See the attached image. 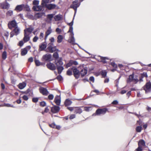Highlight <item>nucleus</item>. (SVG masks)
<instances>
[{
	"instance_id": "obj_1",
	"label": "nucleus",
	"mask_w": 151,
	"mask_h": 151,
	"mask_svg": "<svg viewBox=\"0 0 151 151\" xmlns=\"http://www.w3.org/2000/svg\"><path fill=\"white\" fill-rule=\"evenodd\" d=\"M55 64L57 67L58 73L60 74L64 69V68L62 66L63 63L62 58H59L58 59H55Z\"/></svg>"
},
{
	"instance_id": "obj_2",
	"label": "nucleus",
	"mask_w": 151,
	"mask_h": 151,
	"mask_svg": "<svg viewBox=\"0 0 151 151\" xmlns=\"http://www.w3.org/2000/svg\"><path fill=\"white\" fill-rule=\"evenodd\" d=\"M80 3H78V1L75 0L73 1V4L70 5V8H73L75 10V14L76 12L77 8L80 6Z\"/></svg>"
},
{
	"instance_id": "obj_3",
	"label": "nucleus",
	"mask_w": 151,
	"mask_h": 151,
	"mask_svg": "<svg viewBox=\"0 0 151 151\" xmlns=\"http://www.w3.org/2000/svg\"><path fill=\"white\" fill-rule=\"evenodd\" d=\"M107 110L106 108L99 109H97L96 112V113L93 114V115H99L101 114H104Z\"/></svg>"
},
{
	"instance_id": "obj_4",
	"label": "nucleus",
	"mask_w": 151,
	"mask_h": 151,
	"mask_svg": "<svg viewBox=\"0 0 151 151\" xmlns=\"http://www.w3.org/2000/svg\"><path fill=\"white\" fill-rule=\"evenodd\" d=\"M47 50V52L52 53L56 51L57 48L56 46H53L52 43H49Z\"/></svg>"
},
{
	"instance_id": "obj_5",
	"label": "nucleus",
	"mask_w": 151,
	"mask_h": 151,
	"mask_svg": "<svg viewBox=\"0 0 151 151\" xmlns=\"http://www.w3.org/2000/svg\"><path fill=\"white\" fill-rule=\"evenodd\" d=\"M138 80L137 78H134V76L131 75L129 76L128 79L127 80V82L128 83L132 82L135 84L138 82Z\"/></svg>"
},
{
	"instance_id": "obj_6",
	"label": "nucleus",
	"mask_w": 151,
	"mask_h": 151,
	"mask_svg": "<svg viewBox=\"0 0 151 151\" xmlns=\"http://www.w3.org/2000/svg\"><path fill=\"white\" fill-rule=\"evenodd\" d=\"M26 6L24 4L17 5L14 9V10L17 12H20L24 9L26 8Z\"/></svg>"
},
{
	"instance_id": "obj_7",
	"label": "nucleus",
	"mask_w": 151,
	"mask_h": 151,
	"mask_svg": "<svg viewBox=\"0 0 151 151\" xmlns=\"http://www.w3.org/2000/svg\"><path fill=\"white\" fill-rule=\"evenodd\" d=\"M9 28L11 29L13 28H15L17 26V23L15 20H12L9 22L8 24Z\"/></svg>"
},
{
	"instance_id": "obj_8",
	"label": "nucleus",
	"mask_w": 151,
	"mask_h": 151,
	"mask_svg": "<svg viewBox=\"0 0 151 151\" xmlns=\"http://www.w3.org/2000/svg\"><path fill=\"white\" fill-rule=\"evenodd\" d=\"M144 89L146 93L150 92L151 90V83L150 82L147 83L144 87Z\"/></svg>"
},
{
	"instance_id": "obj_9",
	"label": "nucleus",
	"mask_w": 151,
	"mask_h": 151,
	"mask_svg": "<svg viewBox=\"0 0 151 151\" xmlns=\"http://www.w3.org/2000/svg\"><path fill=\"white\" fill-rule=\"evenodd\" d=\"M39 91L43 95L47 96L49 94V92L47 89L41 87L39 89Z\"/></svg>"
},
{
	"instance_id": "obj_10",
	"label": "nucleus",
	"mask_w": 151,
	"mask_h": 151,
	"mask_svg": "<svg viewBox=\"0 0 151 151\" xmlns=\"http://www.w3.org/2000/svg\"><path fill=\"white\" fill-rule=\"evenodd\" d=\"M55 14H49L47 15L46 22L49 23H51L52 20L54 18Z\"/></svg>"
},
{
	"instance_id": "obj_11",
	"label": "nucleus",
	"mask_w": 151,
	"mask_h": 151,
	"mask_svg": "<svg viewBox=\"0 0 151 151\" xmlns=\"http://www.w3.org/2000/svg\"><path fill=\"white\" fill-rule=\"evenodd\" d=\"M46 66L47 68L49 69L54 70L56 69V66L55 65L52 63H49L47 64Z\"/></svg>"
},
{
	"instance_id": "obj_12",
	"label": "nucleus",
	"mask_w": 151,
	"mask_h": 151,
	"mask_svg": "<svg viewBox=\"0 0 151 151\" xmlns=\"http://www.w3.org/2000/svg\"><path fill=\"white\" fill-rule=\"evenodd\" d=\"M1 7L3 9H8L10 7V4L6 1L1 4Z\"/></svg>"
},
{
	"instance_id": "obj_13",
	"label": "nucleus",
	"mask_w": 151,
	"mask_h": 151,
	"mask_svg": "<svg viewBox=\"0 0 151 151\" xmlns=\"http://www.w3.org/2000/svg\"><path fill=\"white\" fill-rule=\"evenodd\" d=\"M73 74L76 78H78L80 76V72L76 68H73Z\"/></svg>"
},
{
	"instance_id": "obj_14",
	"label": "nucleus",
	"mask_w": 151,
	"mask_h": 151,
	"mask_svg": "<svg viewBox=\"0 0 151 151\" xmlns=\"http://www.w3.org/2000/svg\"><path fill=\"white\" fill-rule=\"evenodd\" d=\"M30 34L24 32V37L23 39V40L24 42H26L28 41L30 39Z\"/></svg>"
},
{
	"instance_id": "obj_15",
	"label": "nucleus",
	"mask_w": 151,
	"mask_h": 151,
	"mask_svg": "<svg viewBox=\"0 0 151 151\" xmlns=\"http://www.w3.org/2000/svg\"><path fill=\"white\" fill-rule=\"evenodd\" d=\"M49 10H51L54 9L58 8V7L55 4H47L45 6Z\"/></svg>"
},
{
	"instance_id": "obj_16",
	"label": "nucleus",
	"mask_w": 151,
	"mask_h": 151,
	"mask_svg": "<svg viewBox=\"0 0 151 151\" xmlns=\"http://www.w3.org/2000/svg\"><path fill=\"white\" fill-rule=\"evenodd\" d=\"M51 55L50 54H46L43 56L42 59L45 61H51Z\"/></svg>"
},
{
	"instance_id": "obj_17",
	"label": "nucleus",
	"mask_w": 151,
	"mask_h": 151,
	"mask_svg": "<svg viewBox=\"0 0 151 151\" xmlns=\"http://www.w3.org/2000/svg\"><path fill=\"white\" fill-rule=\"evenodd\" d=\"M43 7L42 6L35 5L33 7V9L35 11H40L43 9Z\"/></svg>"
},
{
	"instance_id": "obj_18",
	"label": "nucleus",
	"mask_w": 151,
	"mask_h": 151,
	"mask_svg": "<svg viewBox=\"0 0 151 151\" xmlns=\"http://www.w3.org/2000/svg\"><path fill=\"white\" fill-rule=\"evenodd\" d=\"M60 108L58 106H55L51 108V111L53 113H57L60 110Z\"/></svg>"
},
{
	"instance_id": "obj_19",
	"label": "nucleus",
	"mask_w": 151,
	"mask_h": 151,
	"mask_svg": "<svg viewBox=\"0 0 151 151\" xmlns=\"http://www.w3.org/2000/svg\"><path fill=\"white\" fill-rule=\"evenodd\" d=\"M55 0H42L41 5L43 6H45L47 4L54 1Z\"/></svg>"
},
{
	"instance_id": "obj_20",
	"label": "nucleus",
	"mask_w": 151,
	"mask_h": 151,
	"mask_svg": "<svg viewBox=\"0 0 151 151\" xmlns=\"http://www.w3.org/2000/svg\"><path fill=\"white\" fill-rule=\"evenodd\" d=\"M45 13L43 12L38 13L36 14L34 16L35 19L37 20V19L41 18L44 15Z\"/></svg>"
},
{
	"instance_id": "obj_21",
	"label": "nucleus",
	"mask_w": 151,
	"mask_h": 151,
	"mask_svg": "<svg viewBox=\"0 0 151 151\" xmlns=\"http://www.w3.org/2000/svg\"><path fill=\"white\" fill-rule=\"evenodd\" d=\"M34 28L33 27H30L24 29V32L30 35L31 33L34 30Z\"/></svg>"
},
{
	"instance_id": "obj_22",
	"label": "nucleus",
	"mask_w": 151,
	"mask_h": 151,
	"mask_svg": "<svg viewBox=\"0 0 151 151\" xmlns=\"http://www.w3.org/2000/svg\"><path fill=\"white\" fill-rule=\"evenodd\" d=\"M54 101L57 105H59L61 102L60 96H56L54 99Z\"/></svg>"
},
{
	"instance_id": "obj_23",
	"label": "nucleus",
	"mask_w": 151,
	"mask_h": 151,
	"mask_svg": "<svg viewBox=\"0 0 151 151\" xmlns=\"http://www.w3.org/2000/svg\"><path fill=\"white\" fill-rule=\"evenodd\" d=\"M63 16L60 14H58L54 17V19L56 21L61 20L63 19Z\"/></svg>"
},
{
	"instance_id": "obj_24",
	"label": "nucleus",
	"mask_w": 151,
	"mask_h": 151,
	"mask_svg": "<svg viewBox=\"0 0 151 151\" xmlns=\"http://www.w3.org/2000/svg\"><path fill=\"white\" fill-rule=\"evenodd\" d=\"M47 47V44L45 42H44L39 45V50L41 51L44 50Z\"/></svg>"
},
{
	"instance_id": "obj_25",
	"label": "nucleus",
	"mask_w": 151,
	"mask_h": 151,
	"mask_svg": "<svg viewBox=\"0 0 151 151\" xmlns=\"http://www.w3.org/2000/svg\"><path fill=\"white\" fill-rule=\"evenodd\" d=\"M73 36L74 35H70V37L68 40L69 42L73 44H75V40Z\"/></svg>"
},
{
	"instance_id": "obj_26",
	"label": "nucleus",
	"mask_w": 151,
	"mask_h": 151,
	"mask_svg": "<svg viewBox=\"0 0 151 151\" xmlns=\"http://www.w3.org/2000/svg\"><path fill=\"white\" fill-rule=\"evenodd\" d=\"M138 146L142 148L145 146V141L142 139L140 140L138 143Z\"/></svg>"
},
{
	"instance_id": "obj_27",
	"label": "nucleus",
	"mask_w": 151,
	"mask_h": 151,
	"mask_svg": "<svg viewBox=\"0 0 151 151\" xmlns=\"http://www.w3.org/2000/svg\"><path fill=\"white\" fill-rule=\"evenodd\" d=\"M13 31L15 35H17L19 33L20 30L19 28L18 27H17L14 28Z\"/></svg>"
},
{
	"instance_id": "obj_28",
	"label": "nucleus",
	"mask_w": 151,
	"mask_h": 151,
	"mask_svg": "<svg viewBox=\"0 0 151 151\" xmlns=\"http://www.w3.org/2000/svg\"><path fill=\"white\" fill-rule=\"evenodd\" d=\"M52 32V30L51 27L48 28L47 30V31L45 33V39H46L47 37Z\"/></svg>"
},
{
	"instance_id": "obj_29",
	"label": "nucleus",
	"mask_w": 151,
	"mask_h": 151,
	"mask_svg": "<svg viewBox=\"0 0 151 151\" xmlns=\"http://www.w3.org/2000/svg\"><path fill=\"white\" fill-rule=\"evenodd\" d=\"M28 50L26 48H23L21 50V55L22 56L26 55L27 53Z\"/></svg>"
},
{
	"instance_id": "obj_30",
	"label": "nucleus",
	"mask_w": 151,
	"mask_h": 151,
	"mask_svg": "<svg viewBox=\"0 0 151 151\" xmlns=\"http://www.w3.org/2000/svg\"><path fill=\"white\" fill-rule=\"evenodd\" d=\"M87 70L86 69H82L81 72V76L83 77L87 74Z\"/></svg>"
},
{
	"instance_id": "obj_31",
	"label": "nucleus",
	"mask_w": 151,
	"mask_h": 151,
	"mask_svg": "<svg viewBox=\"0 0 151 151\" xmlns=\"http://www.w3.org/2000/svg\"><path fill=\"white\" fill-rule=\"evenodd\" d=\"M63 39V37L62 35H59L57 37V42L59 43H61Z\"/></svg>"
},
{
	"instance_id": "obj_32",
	"label": "nucleus",
	"mask_w": 151,
	"mask_h": 151,
	"mask_svg": "<svg viewBox=\"0 0 151 151\" xmlns=\"http://www.w3.org/2000/svg\"><path fill=\"white\" fill-rule=\"evenodd\" d=\"M26 86V84L24 82L19 84L18 86V87L20 89H22Z\"/></svg>"
},
{
	"instance_id": "obj_33",
	"label": "nucleus",
	"mask_w": 151,
	"mask_h": 151,
	"mask_svg": "<svg viewBox=\"0 0 151 151\" xmlns=\"http://www.w3.org/2000/svg\"><path fill=\"white\" fill-rule=\"evenodd\" d=\"M72 101L68 99H67L65 101V106L70 105L72 103Z\"/></svg>"
},
{
	"instance_id": "obj_34",
	"label": "nucleus",
	"mask_w": 151,
	"mask_h": 151,
	"mask_svg": "<svg viewBox=\"0 0 151 151\" xmlns=\"http://www.w3.org/2000/svg\"><path fill=\"white\" fill-rule=\"evenodd\" d=\"M35 62L36 65L37 66H39L43 65L42 63L40 62L39 60L35 59Z\"/></svg>"
},
{
	"instance_id": "obj_35",
	"label": "nucleus",
	"mask_w": 151,
	"mask_h": 151,
	"mask_svg": "<svg viewBox=\"0 0 151 151\" xmlns=\"http://www.w3.org/2000/svg\"><path fill=\"white\" fill-rule=\"evenodd\" d=\"M13 14V12L12 10H9L7 12L6 15L7 17L12 16Z\"/></svg>"
},
{
	"instance_id": "obj_36",
	"label": "nucleus",
	"mask_w": 151,
	"mask_h": 151,
	"mask_svg": "<svg viewBox=\"0 0 151 151\" xmlns=\"http://www.w3.org/2000/svg\"><path fill=\"white\" fill-rule=\"evenodd\" d=\"M75 112L76 113L80 114L82 112V110L79 108H76L75 110Z\"/></svg>"
},
{
	"instance_id": "obj_37",
	"label": "nucleus",
	"mask_w": 151,
	"mask_h": 151,
	"mask_svg": "<svg viewBox=\"0 0 151 151\" xmlns=\"http://www.w3.org/2000/svg\"><path fill=\"white\" fill-rule=\"evenodd\" d=\"M73 70V68H69L68 69L67 72V74L70 76L72 74V71Z\"/></svg>"
},
{
	"instance_id": "obj_38",
	"label": "nucleus",
	"mask_w": 151,
	"mask_h": 151,
	"mask_svg": "<svg viewBox=\"0 0 151 151\" xmlns=\"http://www.w3.org/2000/svg\"><path fill=\"white\" fill-rule=\"evenodd\" d=\"M53 57L55 58V59H58L59 58V55L58 53L57 52H55L53 55Z\"/></svg>"
},
{
	"instance_id": "obj_39",
	"label": "nucleus",
	"mask_w": 151,
	"mask_h": 151,
	"mask_svg": "<svg viewBox=\"0 0 151 151\" xmlns=\"http://www.w3.org/2000/svg\"><path fill=\"white\" fill-rule=\"evenodd\" d=\"M84 109V110L86 111H89L91 110V107H85Z\"/></svg>"
},
{
	"instance_id": "obj_40",
	"label": "nucleus",
	"mask_w": 151,
	"mask_h": 151,
	"mask_svg": "<svg viewBox=\"0 0 151 151\" xmlns=\"http://www.w3.org/2000/svg\"><path fill=\"white\" fill-rule=\"evenodd\" d=\"M101 74L103 77H105L106 76L107 72L105 70H103L101 72Z\"/></svg>"
},
{
	"instance_id": "obj_41",
	"label": "nucleus",
	"mask_w": 151,
	"mask_h": 151,
	"mask_svg": "<svg viewBox=\"0 0 151 151\" xmlns=\"http://www.w3.org/2000/svg\"><path fill=\"white\" fill-rule=\"evenodd\" d=\"M142 127L141 126H138L136 128V131L137 132H140L142 130Z\"/></svg>"
},
{
	"instance_id": "obj_42",
	"label": "nucleus",
	"mask_w": 151,
	"mask_h": 151,
	"mask_svg": "<svg viewBox=\"0 0 151 151\" xmlns=\"http://www.w3.org/2000/svg\"><path fill=\"white\" fill-rule=\"evenodd\" d=\"M68 32H71L70 35H74V34L73 32V27L72 26H70V27L69 29Z\"/></svg>"
},
{
	"instance_id": "obj_43",
	"label": "nucleus",
	"mask_w": 151,
	"mask_h": 151,
	"mask_svg": "<svg viewBox=\"0 0 151 151\" xmlns=\"http://www.w3.org/2000/svg\"><path fill=\"white\" fill-rule=\"evenodd\" d=\"M2 58L4 59H5L6 58V51H4L3 53Z\"/></svg>"
},
{
	"instance_id": "obj_44",
	"label": "nucleus",
	"mask_w": 151,
	"mask_h": 151,
	"mask_svg": "<svg viewBox=\"0 0 151 151\" xmlns=\"http://www.w3.org/2000/svg\"><path fill=\"white\" fill-rule=\"evenodd\" d=\"M44 36V33L43 32H41L39 35V38L41 40H43Z\"/></svg>"
},
{
	"instance_id": "obj_45",
	"label": "nucleus",
	"mask_w": 151,
	"mask_h": 151,
	"mask_svg": "<svg viewBox=\"0 0 151 151\" xmlns=\"http://www.w3.org/2000/svg\"><path fill=\"white\" fill-rule=\"evenodd\" d=\"M39 1L38 0H34L33 2V4L35 5H37L39 4Z\"/></svg>"
},
{
	"instance_id": "obj_46",
	"label": "nucleus",
	"mask_w": 151,
	"mask_h": 151,
	"mask_svg": "<svg viewBox=\"0 0 151 151\" xmlns=\"http://www.w3.org/2000/svg\"><path fill=\"white\" fill-rule=\"evenodd\" d=\"M72 64H73V63H72V62H69V63H67L66 65V68H68L69 67H70L71 65H72Z\"/></svg>"
},
{
	"instance_id": "obj_47",
	"label": "nucleus",
	"mask_w": 151,
	"mask_h": 151,
	"mask_svg": "<svg viewBox=\"0 0 151 151\" xmlns=\"http://www.w3.org/2000/svg\"><path fill=\"white\" fill-rule=\"evenodd\" d=\"M39 37L37 36H35L33 39V41L34 42H36L39 39Z\"/></svg>"
},
{
	"instance_id": "obj_48",
	"label": "nucleus",
	"mask_w": 151,
	"mask_h": 151,
	"mask_svg": "<svg viewBox=\"0 0 151 151\" xmlns=\"http://www.w3.org/2000/svg\"><path fill=\"white\" fill-rule=\"evenodd\" d=\"M56 32L58 34H60L62 32V30L61 29L59 28H57L56 29Z\"/></svg>"
},
{
	"instance_id": "obj_49",
	"label": "nucleus",
	"mask_w": 151,
	"mask_h": 151,
	"mask_svg": "<svg viewBox=\"0 0 151 151\" xmlns=\"http://www.w3.org/2000/svg\"><path fill=\"white\" fill-rule=\"evenodd\" d=\"M142 148L138 146V148L135 150V151H142Z\"/></svg>"
},
{
	"instance_id": "obj_50",
	"label": "nucleus",
	"mask_w": 151,
	"mask_h": 151,
	"mask_svg": "<svg viewBox=\"0 0 151 151\" xmlns=\"http://www.w3.org/2000/svg\"><path fill=\"white\" fill-rule=\"evenodd\" d=\"M48 98L50 100H52L54 98V96L52 94H50L48 96Z\"/></svg>"
},
{
	"instance_id": "obj_51",
	"label": "nucleus",
	"mask_w": 151,
	"mask_h": 151,
	"mask_svg": "<svg viewBox=\"0 0 151 151\" xmlns=\"http://www.w3.org/2000/svg\"><path fill=\"white\" fill-rule=\"evenodd\" d=\"M40 105L42 106H44L46 105V103L45 102L43 101L40 102Z\"/></svg>"
},
{
	"instance_id": "obj_52",
	"label": "nucleus",
	"mask_w": 151,
	"mask_h": 151,
	"mask_svg": "<svg viewBox=\"0 0 151 151\" xmlns=\"http://www.w3.org/2000/svg\"><path fill=\"white\" fill-rule=\"evenodd\" d=\"M111 65L113 66L114 68H116L117 67V65L114 63H111Z\"/></svg>"
},
{
	"instance_id": "obj_53",
	"label": "nucleus",
	"mask_w": 151,
	"mask_h": 151,
	"mask_svg": "<svg viewBox=\"0 0 151 151\" xmlns=\"http://www.w3.org/2000/svg\"><path fill=\"white\" fill-rule=\"evenodd\" d=\"M57 78L58 79V80H59V81H61L63 79V78H62V77L60 75H59V76H58L57 77Z\"/></svg>"
},
{
	"instance_id": "obj_54",
	"label": "nucleus",
	"mask_w": 151,
	"mask_h": 151,
	"mask_svg": "<svg viewBox=\"0 0 151 151\" xmlns=\"http://www.w3.org/2000/svg\"><path fill=\"white\" fill-rule=\"evenodd\" d=\"M5 106L7 107H12L14 108L15 107L12 105H11L8 104H5Z\"/></svg>"
},
{
	"instance_id": "obj_55",
	"label": "nucleus",
	"mask_w": 151,
	"mask_h": 151,
	"mask_svg": "<svg viewBox=\"0 0 151 151\" xmlns=\"http://www.w3.org/2000/svg\"><path fill=\"white\" fill-rule=\"evenodd\" d=\"M38 99L37 98H34L32 99V101L34 102H37L38 101Z\"/></svg>"
},
{
	"instance_id": "obj_56",
	"label": "nucleus",
	"mask_w": 151,
	"mask_h": 151,
	"mask_svg": "<svg viewBox=\"0 0 151 151\" xmlns=\"http://www.w3.org/2000/svg\"><path fill=\"white\" fill-rule=\"evenodd\" d=\"M106 59H108V58L106 57H103L101 58L102 62L104 63H106V61L105 60Z\"/></svg>"
},
{
	"instance_id": "obj_57",
	"label": "nucleus",
	"mask_w": 151,
	"mask_h": 151,
	"mask_svg": "<svg viewBox=\"0 0 151 151\" xmlns=\"http://www.w3.org/2000/svg\"><path fill=\"white\" fill-rule=\"evenodd\" d=\"M23 99L25 101H27L28 99V98L27 96L24 95L22 97Z\"/></svg>"
},
{
	"instance_id": "obj_58",
	"label": "nucleus",
	"mask_w": 151,
	"mask_h": 151,
	"mask_svg": "<svg viewBox=\"0 0 151 151\" xmlns=\"http://www.w3.org/2000/svg\"><path fill=\"white\" fill-rule=\"evenodd\" d=\"M4 35L5 36L8 38L9 36V33L7 31H5Z\"/></svg>"
},
{
	"instance_id": "obj_59",
	"label": "nucleus",
	"mask_w": 151,
	"mask_h": 151,
	"mask_svg": "<svg viewBox=\"0 0 151 151\" xmlns=\"http://www.w3.org/2000/svg\"><path fill=\"white\" fill-rule=\"evenodd\" d=\"M142 77H147V74L146 73H143L142 74Z\"/></svg>"
},
{
	"instance_id": "obj_60",
	"label": "nucleus",
	"mask_w": 151,
	"mask_h": 151,
	"mask_svg": "<svg viewBox=\"0 0 151 151\" xmlns=\"http://www.w3.org/2000/svg\"><path fill=\"white\" fill-rule=\"evenodd\" d=\"M23 44L24 42L22 41H21L19 42V45L20 46H22L23 45Z\"/></svg>"
},
{
	"instance_id": "obj_61",
	"label": "nucleus",
	"mask_w": 151,
	"mask_h": 151,
	"mask_svg": "<svg viewBox=\"0 0 151 151\" xmlns=\"http://www.w3.org/2000/svg\"><path fill=\"white\" fill-rule=\"evenodd\" d=\"M89 80L91 81H92L93 82H94V78L93 77V76H91V77L90 78H89Z\"/></svg>"
},
{
	"instance_id": "obj_62",
	"label": "nucleus",
	"mask_w": 151,
	"mask_h": 151,
	"mask_svg": "<svg viewBox=\"0 0 151 151\" xmlns=\"http://www.w3.org/2000/svg\"><path fill=\"white\" fill-rule=\"evenodd\" d=\"M49 126L50 127L54 128L55 127V123H53L51 124H49Z\"/></svg>"
},
{
	"instance_id": "obj_63",
	"label": "nucleus",
	"mask_w": 151,
	"mask_h": 151,
	"mask_svg": "<svg viewBox=\"0 0 151 151\" xmlns=\"http://www.w3.org/2000/svg\"><path fill=\"white\" fill-rule=\"evenodd\" d=\"M118 101L117 100H114L113 101L112 104H113L116 105L118 104Z\"/></svg>"
},
{
	"instance_id": "obj_64",
	"label": "nucleus",
	"mask_w": 151,
	"mask_h": 151,
	"mask_svg": "<svg viewBox=\"0 0 151 151\" xmlns=\"http://www.w3.org/2000/svg\"><path fill=\"white\" fill-rule=\"evenodd\" d=\"M75 117V115L74 114H71L70 115V119H72L74 118Z\"/></svg>"
}]
</instances>
